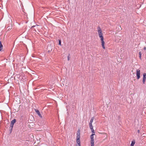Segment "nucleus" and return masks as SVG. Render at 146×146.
Returning a JSON list of instances; mask_svg holds the SVG:
<instances>
[{"label": "nucleus", "mask_w": 146, "mask_h": 146, "mask_svg": "<svg viewBox=\"0 0 146 146\" xmlns=\"http://www.w3.org/2000/svg\"><path fill=\"white\" fill-rule=\"evenodd\" d=\"M99 37L100 38L102 42V45L103 49H105V42L104 41V37L103 35V34L101 29L99 27H97Z\"/></svg>", "instance_id": "1"}, {"label": "nucleus", "mask_w": 146, "mask_h": 146, "mask_svg": "<svg viewBox=\"0 0 146 146\" xmlns=\"http://www.w3.org/2000/svg\"><path fill=\"white\" fill-rule=\"evenodd\" d=\"M16 121V120L15 119H13L11 121L10 126L9 127V130L10 133H11L12 132V129L13 127V125Z\"/></svg>", "instance_id": "2"}, {"label": "nucleus", "mask_w": 146, "mask_h": 146, "mask_svg": "<svg viewBox=\"0 0 146 146\" xmlns=\"http://www.w3.org/2000/svg\"><path fill=\"white\" fill-rule=\"evenodd\" d=\"M94 134H92L90 136L91 146H94V135H95Z\"/></svg>", "instance_id": "3"}, {"label": "nucleus", "mask_w": 146, "mask_h": 146, "mask_svg": "<svg viewBox=\"0 0 146 146\" xmlns=\"http://www.w3.org/2000/svg\"><path fill=\"white\" fill-rule=\"evenodd\" d=\"M140 70L139 69L136 70V75L137 79H139L140 78Z\"/></svg>", "instance_id": "4"}, {"label": "nucleus", "mask_w": 146, "mask_h": 146, "mask_svg": "<svg viewBox=\"0 0 146 146\" xmlns=\"http://www.w3.org/2000/svg\"><path fill=\"white\" fill-rule=\"evenodd\" d=\"M35 111H36V113H37V114H38V115H39V116L41 118L42 117V116L41 115V114H40V111H39L38 110H35Z\"/></svg>", "instance_id": "5"}, {"label": "nucleus", "mask_w": 146, "mask_h": 146, "mask_svg": "<svg viewBox=\"0 0 146 146\" xmlns=\"http://www.w3.org/2000/svg\"><path fill=\"white\" fill-rule=\"evenodd\" d=\"M76 142L78 144V146H81L80 139H76Z\"/></svg>", "instance_id": "6"}, {"label": "nucleus", "mask_w": 146, "mask_h": 146, "mask_svg": "<svg viewBox=\"0 0 146 146\" xmlns=\"http://www.w3.org/2000/svg\"><path fill=\"white\" fill-rule=\"evenodd\" d=\"M94 117H92L91 118V120H90V122L89 124H92V123L93 122V120H94Z\"/></svg>", "instance_id": "7"}, {"label": "nucleus", "mask_w": 146, "mask_h": 146, "mask_svg": "<svg viewBox=\"0 0 146 146\" xmlns=\"http://www.w3.org/2000/svg\"><path fill=\"white\" fill-rule=\"evenodd\" d=\"M3 46L2 44L1 41H0V51L2 50Z\"/></svg>", "instance_id": "8"}, {"label": "nucleus", "mask_w": 146, "mask_h": 146, "mask_svg": "<svg viewBox=\"0 0 146 146\" xmlns=\"http://www.w3.org/2000/svg\"><path fill=\"white\" fill-rule=\"evenodd\" d=\"M146 73H144L143 74V79H146Z\"/></svg>", "instance_id": "9"}, {"label": "nucleus", "mask_w": 146, "mask_h": 146, "mask_svg": "<svg viewBox=\"0 0 146 146\" xmlns=\"http://www.w3.org/2000/svg\"><path fill=\"white\" fill-rule=\"evenodd\" d=\"M135 143V141H131V146H134Z\"/></svg>", "instance_id": "10"}, {"label": "nucleus", "mask_w": 146, "mask_h": 146, "mask_svg": "<svg viewBox=\"0 0 146 146\" xmlns=\"http://www.w3.org/2000/svg\"><path fill=\"white\" fill-rule=\"evenodd\" d=\"M89 127L90 129H93V126L92 124H89Z\"/></svg>", "instance_id": "11"}, {"label": "nucleus", "mask_w": 146, "mask_h": 146, "mask_svg": "<svg viewBox=\"0 0 146 146\" xmlns=\"http://www.w3.org/2000/svg\"><path fill=\"white\" fill-rule=\"evenodd\" d=\"M139 57L140 58H141V51H139Z\"/></svg>", "instance_id": "12"}, {"label": "nucleus", "mask_w": 146, "mask_h": 146, "mask_svg": "<svg viewBox=\"0 0 146 146\" xmlns=\"http://www.w3.org/2000/svg\"><path fill=\"white\" fill-rule=\"evenodd\" d=\"M76 135H80V131L79 129L78 130L77 132V133Z\"/></svg>", "instance_id": "13"}, {"label": "nucleus", "mask_w": 146, "mask_h": 146, "mask_svg": "<svg viewBox=\"0 0 146 146\" xmlns=\"http://www.w3.org/2000/svg\"><path fill=\"white\" fill-rule=\"evenodd\" d=\"M80 135H77L76 136V139H80Z\"/></svg>", "instance_id": "14"}, {"label": "nucleus", "mask_w": 146, "mask_h": 146, "mask_svg": "<svg viewBox=\"0 0 146 146\" xmlns=\"http://www.w3.org/2000/svg\"><path fill=\"white\" fill-rule=\"evenodd\" d=\"M91 132H92V134H94L95 133V131H94V129H91Z\"/></svg>", "instance_id": "15"}, {"label": "nucleus", "mask_w": 146, "mask_h": 146, "mask_svg": "<svg viewBox=\"0 0 146 146\" xmlns=\"http://www.w3.org/2000/svg\"><path fill=\"white\" fill-rule=\"evenodd\" d=\"M146 79H143V84H144L145 83V81Z\"/></svg>", "instance_id": "16"}, {"label": "nucleus", "mask_w": 146, "mask_h": 146, "mask_svg": "<svg viewBox=\"0 0 146 146\" xmlns=\"http://www.w3.org/2000/svg\"><path fill=\"white\" fill-rule=\"evenodd\" d=\"M59 45H61V41L60 40H59Z\"/></svg>", "instance_id": "17"}, {"label": "nucleus", "mask_w": 146, "mask_h": 146, "mask_svg": "<svg viewBox=\"0 0 146 146\" xmlns=\"http://www.w3.org/2000/svg\"><path fill=\"white\" fill-rule=\"evenodd\" d=\"M70 57H69V56H68V60H70Z\"/></svg>", "instance_id": "18"}, {"label": "nucleus", "mask_w": 146, "mask_h": 146, "mask_svg": "<svg viewBox=\"0 0 146 146\" xmlns=\"http://www.w3.org/2000/svg\"><path fill=\"white\" fill-rule=\"evenodd\" d=\"M146 49V47H145L144 48H143V50H145Z\"/></svg>", "instance_id": "19"}, {"label": "nucleus", "mask_w": 146, "mask_h": 146, "mask_svg": "<svg viewBox=\"0 0 146 146\" xmlns=\"http://www.w3.org/2000/svg\"><path fill=\"white\" fill-rule=\"evenodd\" d=\"M137 132L138 133H139V132H140V131H139V130H138V131H137Z\"/></svg>", "instance_id": "20"}, {"label": "nucleus", "mask_w": 146, "mask_h": 146, "mask_svg": "<svg viewBox=\"0 0 146 146\" xmlns=\"http://www.w3.org/2000/svg\"><path fill=\"white\" fill-rule=\"evenodd\" d=\"M35 27V26H33L32 27Z\"/></svg>", "instance_id": "21"}, {"label": "nucleus", "mask_w": 146, "mask_h": 146, "mask_svg": "<svg viewBox=\"0 0 146 146\" xmlns=\"http://www.w3.org/2000/svg\"><path fill=\"white\" fill-rule=\"evenodd\" d=\"M48 91H50V90H48Z\"/></svg>", "instance_id": "22"}, {"label": "nucleus", "mask_w": 146, "mask_h": 146, "mask_svg": "<svg viewBox=\"0 0 146 146\" xmlns=\"http://www.w3.org/2000/svg\"><path fill=\"white\" fill-rule=\"evenodd\" d=\"M76 146H78L77 145H76Z\"/></svg>", "instance_id": "23"}]
</instances>
